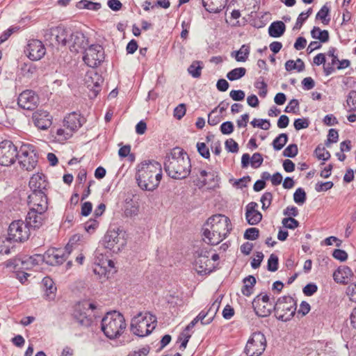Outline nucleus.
Wrapping results in <instances>:
<instances>
[{
	"mask_svg": "<svg viewBox=\"0 0 356 356\" xmlns=\"http://www.w3.org/2000/svg\"><path fill=\"white\" fill-rule=\"evenodd\" d=\"M353 277L351 268L347 266L339 267L333 273L334 280L337 283L346 284Z\"/></svg>",
	"mask_w": 356,
	"mask_h": 356,
	"instance_id": "nucleus-23",
	"label": "nucleus"
},
{
	"mask_svg": "<svg viewBox=\"0 0 356 356\" xmlns=\"http://www.w3.org/2000/svg\"><path fill=\"white\" fill-rule=\"evenodd\" d=\"M51 116L47 111L38 110L33 113L32 120L35 127L42 130H46L52 124Z\"/></svg>",
	"mask_w": 356,
	"mask_h": 356,
	"instance_id": "nucleus-20",
	"label": "nucleus"
},
{
	"mask_svg": "<svg viewBox=\"0 0 356 356\" xmlns=\"http://www.w3.org/2000/svg\"><path fill=\"white\" fill-rule=\"evenodd\" d=\"M270 300L268 295H262L261 293L254 297L252 305L255 314L257 316L267 317L274 312V309H273L274 302H271Z\"/></svg>",
	"mask_w": 356,
	"mask_h": 356,
	"instance_id": "nucleus-13",
	"label": "nucleus"
},
{
	"mask_svg": "<svg viewBox=\"0 0 356 356\" xmlns=\"http://www.w3.org/2000/svg\"><path fill=\"white\" fill-rule=\"evenodd\" d=\"M195 266L197 273L201 275H209L215 270V266L209 258H196Z\"/></svg>",
	"mask_w": 356,
	"mask_h": 356,
	"instance_id": "nucleus-25",
	"label": "nucleus"
},
{
	"mask_svg": "<svg viewBox=\"0 0 356 356\" xmlns=\"http://www.w3.org/2000/svg\"><path fill=\"white\" fill-rule=\"evenodd\" d=\"M156 323V317L154 315L145 313L143 316L141 312L131 319L130 329L131 331L136 336L143 337L150 334L155 328L153 325L151 328L152 323Z\"/></svg>",
	"mask_w": 356,
	"mask_h": 356,
	"instance_id": "nucleus-7",
	"label": "nucleus"
},
{
	"mask_svg": "<svg viewBox=\"0 0 356 356\" xmlns=\"http://www.w3.org/2000/svg\"><path fill=\"white\" fill-rule=\"evenodd\" d=\"M76 7L79 10L87 9L97 11L101 8L102 6L99 3L92 2L88 0H81L76 3Z\"/></svg>",
	"mask_w": 356,
	"mask_h": 356,
	"instance_id": "nucleus-38",
	"label": "nucleus"
},
{
	"mask_svg": "<svg viewBox=\"0 0 356 356\" xmlns=\"http://www.w3.org/2000/svg\"><path fill=\"white\" fill-rule=\"evenodd\" d=\"M311 36L314 39L318 40L321 42L325 43L329 41L330 35L327 30H321L318 26H314L311 31Z\"/></svg>",
	"mask_w": 356,
	"mask_h": 356,
	"instance_id": "nucleus-34",
	"label": "nucleus"
},
{
	"mask_svg": "<svg viewBox=\"0 0 356 356\" xmlns=\"http://www.w3.org/2000/svg\"><path fill=\"white\" fill-rule=\"evenodd\" d=\"M339 134L338 131L335 129H330L327 134V138L325 141V145L329 146L330 143H335L338 141Z\"/></svg>",
	"mask_w": 356,
	"mask_h": 356,
	"instance_id": "nucleus-63",
	"label": "nucleus"
},
{
	"mask_svg": "<svg viewBox=\"0 0 356 356\" xmlns=\"http://www.w3.org/2000/svg\"><path fill=\"white\" fill-rule=\"evenodd\" d=\"M69 47L71 51L78 52L79 49L85 50L88 47V40L81 32L70 34Z\"/></svg>",
	"mask_w": 356,
	"mask_h": 356,
	"instance_id": "nucleus-19",
	"label": "nucleus"
},
{
	"mask_svg": "<svg viewBox=\"0 0 356 356\" xmlns=\"http://www.w3.org/2000/svg\"><path fill=\"white\" fill-rule=\"evenodd\" d=\"M41 284L44 291V298L47 300H54L56 298L57 288L53 280L50 277H44Z\"/></svg>",
	"mask_w": 356,
	"mask_h": 356,
	"instance_id": "nucleus-24",
	"label": "nucleus"
},
{
	"mask_svg": "<svg viewBox=\"0 0 356 356\" xmlns=\"http://www.w3.org/2000/svg\"><path fill=\"white\" fill-rule=\"evenodd\" d=\"M246 220L249 225H255L260 222L262 220V214L259 211L250 214L248 217H245Z\"/></svg>",
	"mask_w": 356,
	"mask_h": 356,
	"instance_id": "nucleus-61",
	"label": "nucleus"
},
{
	"mask_svg": "<svg viewBox=\"0 0 356 356\" xmlns=\"http://www.w3.org/2000/svg\"><path fill=\"white\" fill-rule=\"evenodd\" d=\"M202 3L205 10L210 13H220L226 6L219 0H202Z\"/></svg>",
	"mask_w": 356,
	"mask_h": 356,
	"instance_id": "nucleus-30",
	"label": "nucleus"
},
{
	"mask_svg": "<svg viewBox=\"0 0 356 356\" xmlns=\"http://www.w3.org/2000/svg\"><path fill=\"white\" fill-rule=\"evenodd\" d=\"M164 170L174 179L186 178L191 171V159L181 147H176L168 153L164 159Z\"/></svg>",
	"mask_w": 356,
	"mask_h": 356,
	"instance_id": "nucleus-2",
	"label": "nucleus"
},
{
	"mask_svg": "<svg viewBox=\"0 0 356 356\" xmlns=\"http://www.w3.org/2000/svg\"><path fill=\"white\" fill-rule=\"evenodd\" d=\"M207 316H209L208 312H206V310L204 309L202 310L194 319L196 320L197 322L200 321L202 325H209L213 321V316H209L207 319L204 321Z\"/></svg>",
	"mask_w": 356,
	"mask_h": 356,
	"instance_id": "nucleus-54",
	"label": "nucleus"
},
{
	"mask_svg": "<svg viewBox=\"0 0 356 356\" xmlns=\"http://www.w3.org/2000/svg\"><path fill=\"white\" fill-rule=\"evenodd\" d=\"M330 8L327 3L323 5L316 15V19L321 20L324 25H328L330 22Z\"/></svg>",
	"mask_w": 356,
	"mask_h": 356,
	"instance_id": "nucleus-36",
	"label": "nucleus"
},
{
	"mask_svg": "<svg viewBox=\"0 0 356 356\" xmlns=\"http://www.w3.org/2000/svg\"><path fill=\"white\" fill-rule=\"evenodd\" d=\"M125 232L119 228L116 232L113 230V253L119 252L126 245L127 239L124 238Z\"/></svg>",
	"mask_w": 356,
	"mask_h": 356,
	"instance_id": "nucleus-28",
	"label": "nucleus"
},
{
	"mask_svg": "<svg viewBox=\"0 0 356 356\" xmlns=\"http://www.w3.org/2000/svg\"><path fill=\"white\" fill-rule=\"evenodd\" d=\"M35 258L31 257L29 260L33 264H38L44 261L50 266L62 264L66 260V254L61 249L51 248L45 252L43 255L36 254Z\"/></svg>",
	"mask_w": 356,
	"mask_h": 356,
	"instance_id": "nucleus-11",
	"label": "nucleus"
},
{
	"mask_svg": "<svg viewBox=\"0 0 356 356\" xmlns=\"http://www.w3.org/2000/svg\"><path fill=\"white\" fill-rule=\"evenodd\" d=\"M298 153V145L296 144H290L283 151V156L289 158H294Z\"/></svg>",
	"mask_w": 356,
	"mask_h": 356,
	"instance_id": "nucleus-52",
	"label": "nucleus"
},
{
	"mask_svg": "<svg viewBox=\"0 0 356 356\" xmlns=\"http://www.w3.org/2000/svg\"><path fill=\"white\" fill-rule=\"evenodd\" d=\"M337 49L334 47H330L327 52V56L331 57V62L327 65H324L323 73L325 76H329L336 71L335 65L339 62L338 55L337 54Z\"/></svg>",
	"mask_w": 356,
	"mask_h": 356,
	"instance_id": "nucleus-26",
	"label": "nucleus"
},
{
	"mask_svg": "<svg viewBox=\"0 0 356 356\" xmlns=\"http://www.w3.org/2000/svg\"><path fill=\"white\" fill-rule=\"evenodd\" d=\"M220 130L221 133L224 135H229L234 130V126L232 122L226 121L221 124L220 127Z\"/></svg>",
	"mask_w": 356,
	"mask_h": 356,
	"instance_id": "nucleus-58",
	"label": "nucleus"
},
{
	"mask_svg": "<svg viewBox=\"0 0 356 356\" xmlns=\"http://www.w3.org/2000/svg\"><path fill=\"white\" fill-rule=\"evenodd\" d=\"M266 348L265 335L261 332L252 334L244 349L247 356H260Z\"/></svg>",
	"mask_w": 356,
	"mask_h": 356,
	"instance_id": "nucleus-12",
	"label": "nucleus"
},
{
	"mask_svg": "<svg viewBox=\"0 0 356 356\" xmlns=\"http://www.w3.org/2000/svg\"><path fill=\"white\" fill-rule=\"evenodd\" d=\"M268 35L272 38L282 36L286 31V25L282 21H275L268 27Z\"/></svg>",
	"mask_w": 356,
	"mask_h": 356,
	"instance_id": "nucleus-31",
	"label": "nucleus"
},
{
	"mask_svg": "<svg viewBox=\"0 0 356 356\" xmlns=\"http://www.w3.org/2000/svg\"><path fill=\"white\" fill-rule=\"evenodd\" d=\"M250 54V46L243 44L238 51H234L231 53V56L234 57L238 62H245L248 60Z\"/></svg>",
	"mask_w": 356,
	"mask_h": 356,
	"instance_id": "nucleus-33",
	"label": "nucleus"
},
{
	"mask_svg": "<svg viewBox=\"0 0 356 356\" xmlns=\"http://www.w3.org/2000/svg\"><path fill=\"white\" fill-rule=\"evenodd\" d=\"M346 102L350 107L348 112L356 111V90H350L347 96Z\"/></svg>",
	"mask_w": 356,
	"mask_h": 356,
	"instance_id": "nucleus-49",
	"label": "nucleus"
},
{
	"mask_svg": "<svg viewBox=\"0 0 356 356\" xmlns=\"http://www.w3.org/2000/svg\"><path fill=\"white\" fill-rule=\"evenodd\" d=\"M294 202L299 204L302 205L307 200V194L302 188H298L293 193Z\"/></svg>",
	"mask_w": 356,
	"mask_h": 356,
	"instance_id": "nucleus-45",
	"label": "nucleus"
},
{
	"mask_svg": "<svg viewBox=\"0 0 356 356\" xmlns=\"http://www.w3.org/2000/svg\"><path fill=\"white\" fill-rule=\"evenodd\" d=\"M225 149L227 152L237 153L239 147L238 143L232 138L227 139L225 143Z\"/></svg>",
	"mask_w": 356,
	"mask_h": 356,
	"instance_id": "nucleus-59",
	"label": "nucleus"
},
{
	"mask_svg": "<svg viewBox=\"0 0 356 356\" xmlns=\"http://www.w3.org/2000/svg\"><path fill=\"white\" fill-rule=\"evenodd\" d=\"M117 205L122 207L126 217H131L138 214V205L133 200L131 194L121 193Z\"/></svg>",
	"mask_w": 356,
	"mask_h": 356,
	"instance_id": "nucleus-16",
	"label": "nucleus"
},
{
	"mask_svg": "<svg viewBox=\"0 0 356 356\" xmlns=\"http://www.w3.org/2000/svg\"><path fill=\"white\" fill-rule=\"evenodd\" d=\"M318 291V286L313 282L306 284L302 289L303 293L307 296H312Z\"/></svg>",
	"mask_w": 356,
	"mask_h": 356,
	"instance_id": "nucleus-64",
	"label": "nucleus"
},
{
	"mask_svg": "<svg viewBox=\"0 0 356 356\" xmlns=\"http://www.w3.org/2000/svg\"><path fill=\"white\" fill-rule=\"evenodd\" d=\"M18 151L17 147L10 140L0 143V165L9 166L15 162Z\"/></svg>",
	"mask_w": 356,
	"mask_h": 356,
	"instance_id": "nucleus-15",
	"label": "nucleus"
},
{
	"mask_svg": "<svg viewBox=\"0 0 356 356\" xmlns=\"http://www.w3.org/2000/svg\"><path fill=\"white\" fill-rule=\"evenodd\" d=\"M246 70L244 67H237L232 70L227 74V78L231 81H235L245 76Z\"/></svg>",
	"mask_w": 356,
	"mask_h": 356,
	"instance_id": "nucleus-43",
	"label": "nucleus"
},
{
	"mask_svg": "<svg viewBox=\"0 0 356 356\" xmlns=\"http://www.w3.org/2000/svg\"><path fill=\"white\" fill-rule=\"evenodd\" d=\"M113 323L118 330L113 334V340L119 338L127 327L125 318L122 313L113 309Z\"/></svg>",
	"mask_w": 356,
	"mask_h": 356,
	"instance_id": "nucleus-22",
	"label": "nucleus"
},
{
	"mask_svg": "<svg viewBox=\"0 0 356 356\" xmlns=\"http://www.w3.org/2000/svg\"><path fill=\"white\" fill-rule=\"evenodd\" d=\"M309 125V120L308 118H297L294 120L293 126L296 130L299 131L300 129H306Z\"/></svg>",
	"mask_w": 356,
	"mask_h": 356,
	"instance_id": "nucleus-57",
	"label": "nucleus"
},
{
	"mask_svg": "<svg viewBox=\"0 0 356 356\" xmlns=\"http://www.w3.org/2000/svg\"><path fill=\"white\" fill-rule=\"evenodd\" d=\"M102 81L103 80L102 77L96 72L93 74V76L89 75L88 74L86 77V82L88 85V87H92V88H94L95 92H98V90L96 88H99L100 83H102Z\"/></svg>",
	"mask_w": 356,
	"mask_h": 356,
	"instance_id": "nucleus-37",
	"label": "nucleus"
},
{
	"mask_svg": "<svg viewBox=\"0 0 356 356\" xmlns=\"http://www.w3.org/2000/svg\"><path fill=\"white\" fill-rule=\"evenodd\" d=\"M272 200H273V194H272V193H270V192H265L262 195V196L261 197V200H260V201H261V202L262 204V207H261L262 209L263 210L267 209L270 207Z\"/></svg>",
	"mask_w": 356,
	"mask_h": 356,
	"instance_id": "nucleus-56",
	"label": "nucleus"
},
{
	"mask_svg": "<svg viewBox=\"0 0 356 356\" xmlns=\"http://www.w3.org/2000/svg\"><path fill=\"white\" fill-rule=\"evenodd\" d=\"M259 230L256 227H250L245 231L243 237L247 240L254 241L259 238Z\"/></svg>",
	"mask_w": 356,
	"mask_h": 356,
	"instance_id": "nucleus-51",
	"label": "nucleus"
},
{
	"mask_svg": "<svg viewBox=\"0 0 356 356\" xmlns=\"http://www.w3.org/2000/svg\"><path fill=\"white\" fill-rule=\"evenodd\" d=\"M279 267V258L275 254H271L268 259L267 270L270 272H275Z\"/></svg>",
	"mask_w": 356,
	"mask_h": 356,
	"instance_id": "nucleus-46",
	"label": "nucleus"
},
{
	"mask_svg": "<svg viewBox=\"0 0 356 356\" xmlns=\"http://www.w3.org/2000/svg\"><path fill=\"white\" fill-rule=\"evenodd\" d=\"M27 202L30 207L27 213L29 224L34 229H38L43 224L44 213L48 209L47 196L45 192H31Z\"/></svg>",
	"mask_w": 356,
	"mask_h": 356,
	"instance_id": "nucleus-4",
	"label": "nucleus"
},
{
	"mask_svg": "<svg viewBox=\"0 0 356 356\" xmlns=\"http://www.w3.org/2000/svg\"><path fill=\"white\" fill-rule=\"evenodd\" d=\"M219 180L220 178L217 172H210L209 176L207 177V178H204L202 181H199V183L197 185L200 188L206 185H211V187L216 188L218 186Z\"/></svg>",
	"mask_w": 356,
	"mask_h": 356,
	"instance_id": "nucleus-35",
	"label": "nucleus"
},
{
	"mask_svg": "<svg viewBox=\"0 0 356 356\" xmlns=\"http://www.w3.org/2000/svg\"><path fill=\"white\" fill-rule=\"evenodd\" d=\"M111 234L108 230L104 236L99 241V246L96 250V259L93 271L99 275L101 282L107 281L109 278L110 268H111Z\"/></svg>",
	"mask_w": 356,
	"mask_h": 356,
	"instance_id": "nucleus-3",
	"label": "nucleus"
},
{
	"mask_svg": "<svg viewBox=\"0 0 356 356\" xmlns=\"http://www.w3.org/2000/svg\"><path fill=\"white\" fill-rule=\"evenodd\" d=\"M250 124L252 125L253 127H257L264 130H268L270 127V121L266 119L257 120L254 118L253 120L251 121Z\"/></svg>",
	"mask_w": 356,
	"mask_h": 356,
	"instance_id": "nucleus-50",
	"label": "nucleus"
},
{
	"mask_svg": "<svg viewBox=\"0 0 356 356\" xmlns=\"http://www.w3.org/2000/svg\"><path fill=\"white\" fill-rule=\"evenodd\" d=\"M314 154L318 160L327 161L330 159V153L325 150V147L321 144L318 145L315 150Z\"/></svg>",
	"mask_w": 356,
	"mask_h": 356,
	"instance_id": "nucleus-44",
	"label": "nucleus"
},
{
	"mask_svg": "<svg viewBox=\"0 0 356 356\" xmlns=\"http://www.w3.org/2000/svg\"><path fill=\"white\" fill-rule=\"evenodd\" d=\"M243 282L244 284L241 289V293L245 296H250L257 282L255 277L253 275H248L243 280Z\"/></svg>",
	"mask_w": 356,
	"mask_h": 356,
	"instance_id": "nucleus-32",
	"label": "nucleus"
},
{
	"mask_svg": "<svg viewBox=\"0 0 356 356\" xmlns=\"http://www.w3.org/2000/svg\"><path fill=\"white\" fill-rule=\"evenodd\" d=\"M255 87L259 90V95L261 97H265L268 92V86L264 81V77H259L254 84Z\"/></svg>",
	"mask_w": 356,
	"mask_h": 356,
	"instance_id": "nucleus-47",
	"label": "nucleus"
},
{
	"mask_svg": "<svg viewBox=\"0 0 356 356\" xmlns=\"http://www.w3.org/2000/svg\"><path fill=\"white\" fill-rule=\"evenodd\" d=\"M30 228H33L28 222V217H26L25 222L15 220L11 222L8 229V237L6 240L9 242H24L30 236Z\"/></svg>",
	"mask_w": 356,
	"mask_h": 356,
	"instance_id": "nucleus-9",
	"label": "nucleus"
},
{
	"mask_svg": "<svg viewBox=\"0 0 356 356\" xmlns=\"http://www.w3.org/2000/svg\"><path fill=\"white\" fill-rule=\"evenodd\" d=\"M17 159L23 169L31 171L37 165L38 155L33 145L22 144L18 151Z\"/></svg>",
	"mask_w": 356,
	"mask_h": 356,
	"instance_id": "nucleus-10",
	"label": "nucleus"
},
{
	"mask_svg": "<svg viewBox=\"0 0 356 356\" xmlns=\"http://www.w3.org/2000/svg\"><path fill=\"white\" fill-rule=\"evenodd\" d=\"M282 224L284 227L289 229H295L300 226V222L292 217L284 218Z\"/></svg>",
	"mask_w": 356,
	"mask_h": 356,
	"instance_id": "nucleus-48",
	"label": "nucleus"
},
{
	"mask_svg": "<svg viewBox=\"0 0 356 356\" xmlns=\"http://www.w3.org/2000/svg\"><path fill=\"white\" fill-rule=\"evenodd\" d=\"M104 58V49L99 44H91L84 50L83 60L90 67H96Z\"/></svg>",
	"mask_w": 356,
	"mask_h": 356,
	"instance_id": "nucleus-14",
	"label": "nucleus"
},
{
	"mask_svg": "<svg viewBox=\"0 0 356 356\" xmlns=\"http://www.w3.org/2000/svg\"><path fill=\"white\" fill-rule=\"evenodd\" d=\"M26 52L30 60H39L44 56L46 48L40 40H31L27 45Z\"/></svg>",
	"mask_w": 356,
	"mask_h": 356,
	"instance_id": "nucleus-18",
	"label": "nucleus"
},
{
	"mask_svg": "<svg viewBox=\"0 0 356 356\" xmlns=\"http://www.w3.org/2000/svg\"><path fill=\"white\" fill-rule=\"evenodd\" d=\"M63 122L64 127L70 131H75L81 126L80 115L74 112L66 116Z\"/></svg>",
	"mask_w": 356,
	"mask_h": 356,
	"instance_id": "nucleus-29",
	"label": "nucleus"
},
{
	"mask_svg": "<svg viewBox=\"0 0 356 356\" xmlns=\"http://www.w3.org/2000/svg\"><path fill=\"white\" fill-rule=\"evenodd\" d=\"M296 308V300L290 296H284L277 298L273 309L277 319L286 322L294 316Z\"/></svg>",
	"mask_w": 356,
	"mask_h": 356,
	"instance_id": "nucleus-6",
	"label": "nucleus"
},
{
	"mask_svg": "<svg viewBox=\"0 0 356 356\" xmlns=\"http://www.w3.org/2000/svg\"><path fill=\"white\" fill-rule=\"evenodd\" d=\"M97 305L88 300L78 302L74 307L73 316L82 326L89 327L92 323V313Z\"/></svg>",
	"mask_w": 356,
	"mask_h": 356,
	"instance_id": "nucleus-8",
	"label": "nucleus"
},
{
	"mask_svg": "<svg viewBox=\"0 0 356 356\" xmlns=\"http://www.w3.org/2000/svg\"><path fill=\"white\" fill-rule=\"evenodd\" d=\"M69 32L62 28H56L51 30V35L54 37L58 44L63 46L69 45L70 42Z\"/></svg>",
	"mask_w": 356,
	"mask_h": 356,
	"instance_id": "nucleus-27",
	"label": "nucleus"
},
{
	"mask_svg": "<svg viewBox=\"0 0 356 356\" xmlns=\"http://www.w3.org/2000/svg\"><path fill=\"white\" fill-rule=\"evenodd\" d=\"M263 161L264 159L261 154L259 152L254 153L251 157V166L254 169L258 168L262 165Z\"/></svg>",
	"mask_w": 356,
	"mask_h": 356,
	"instance_id": "nucleus-60",
	"label": "nucleus"
},
{
	"mask_svg": "<svg viewBox=\"0 0 356 356\" xmlns=\"http://www.w3.org/2000/svg\"><path fill=\"white\" fill-rule=\"evenodd\" d=\"M305 63L300 58H298L296 61L289 60L285 63V69L286 71L297 70L298 72H302L305 70Z\"/></svg>",
	"mask_w": 356,
	"mask_h": 356,
	"instance_id": "nucleus-40",
	"label": "nucleus"
},
{
	"mask_svg": "<svg viewBox=\"0 0 356 356\" xmlns=\"http://www.w3.org/2000/svg\"><path fill=\"white\" fill-rule=\"evenodd\" d=\"M289 140V136L287 134L282 133L279 134L272 143L273 149L275 151L281 150L284 145L286 144Z\"/></svg>",
	"mask_w": 356,
	"mask_h": 356,
	"instance_id": "nucleus-39",
	"label": "nucleus"
},
{
	"mask_svg": "<svg viewBox=\"0 0 356 356\" xmlns=\"http://www.w3.org/2000/svg\"><path fill=\"white\" fill-rule=\"evenodd\" d=\"M20 69L22 74L29 78L32 77L37 72L36 66L31 62L24 63Z\"/></svg>",
	"mask_w": 356,
	"mask_h": 356,
	"instance_id": "nucleus-41",
	"label": "nucleus"
},
{
	"mask_svg": "<svg viewBox=\"0 0 356 356\" xmlns=\"http://www.w3.org/2000/svg\"><path fill=\"white\" fill-rule=\"evenodd\" d=\"M196 147L201 156L206 159H209L210 158L209 149L204 143L198 142L196 145Z\"/></svg>",
	"mask_w": 356,
	"mask_h": 356,
	"instance_id": "nucleus-55",
	"label": "nucleus"
},
{
	"mask_svg": "<svg viewBox=\"0 0 356 356\" xmlns=\"http://www.w3.org/2000/svg\"><path fill=\"white\" fill-rule=\"evenodd\" d=\"M299 110V102L296 99H291L288 105L285 107L284 112L298 113Z\"/></svg>",
	"mask_w": 356,
	"mask_h": 356,
	"instance_id": "nucleus-62",
	"label": "nucleus"
},
{
	"mask_svg": "<svg viewBox=\"0 0 356 356\" xmlns=\"http://www.w3.org/2000/svg\"><path fill=\"white\" fill-rule=\"evenodd\" d=\"M39 97L33 90L23 91L18 97L17 104L19 107L25 110H33L38 104Z\"/></svg>",
	"mask_w": 356,
	"mask_h": 356,
	"instance_id": "nucleus-17",
	"label": "nucleus"
},
{
	"mask_svg": "<svg viewBox=\"0 0 356 356\" xmlns=\"http://www.w3.org/2000/svg\"><path fill=\"white\" fill-rule=\"evenodd\" d=\"M204 226H209L211 231L218 234L216 238H211L210 229L204 227L202 228V234L208 240L206 242L211 245L220 243L232 229L230 219L222 214H216L209 218Z\"/></svg>",
	"mask_w": 356,
	"mask_h": 356,
	"instance_id": "nucleus-5",
	"label": "nucleus"
},
{
	"mask_svg": "<svg viewBox=\"0 0 356 356\" xmlns=\"http://www.w3.org/2000/svg\"><path fill=\"white\" fill-rule=\"evenodd\" d=\"M111 315V311L106 312V316L104 317L102 320L101 323V330L104 332V334L108 338L111 339V334H110L108 325L111 323V321H108V316Z\"/></svg>",
	"mask_w": 356,
	"mask_h": 356,
	"instance_id": "nucleus-53",
	"label": "nucleus"
},
{
	"mask_svg": "<svg viewBox=\"0 0 356 356\" xmlns=\"http://www.w3.org/2000/svg\"><path fill=\"white\" fill-rule=\"evenodd\" d=\"M202 64L201 61L195 60L188 67V72L193 78L200 77L202 69Z\"/></svg>",
	"mask_w": 356,
	"mask_h": 356,
	"instance_id": "nucleus-42",
	"label": "nucleus"
},
{
	"mask_svg": "<svg viewBox=\"0 0 356 356\" xmlns=\"http://www.w3.org/2000/svg\"><path fill=\"white\" fill-rule=\"evenodd\" d=\"M45 177L43 174L33 175L29 183V186L31 192H45L47 182L45 180Z\"/></svg>",
	"mask_w": 356,
	"mask_h": 356,
	"instance_id": "nucleus-21",
	"label": "nucleus"
},
{
	"mask_svg": "<svg viewBox=\"0 0 356 356\" xmlns=\"http://www.w3.org/2000/svg\"><path fill=\"white\" fill-rule=\"evenodd\" d=\"M162 179V168L154 160H145L136 168L135 179L143 191H153L158 188Z\"/></svg>",
	"mask_w": 356,
	"mask_h": 356,
	"instance_id": "nucleus-1",
	"label": "nucleus"
}]
</instances>
